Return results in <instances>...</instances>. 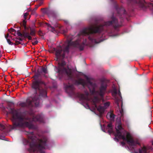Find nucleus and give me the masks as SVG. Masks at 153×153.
Returning a JSON list of instances; mask_svg holds the SVG:
<instances>
[{
    "label": "nucleus",
    "mask_w": 153,
    "mask_h": 153,
    "mask_svg": "<svg viewBox=\"0 0 153 153\" xmlns=\"http://www.w3.org/2000/svg\"><path fill=\"white\" fill-rule=\"evenodd\" d=\"M41 74L40 71L38 69L33 77L34 81H33L32 87L35 91V97L28 98L26 102H22L19 104L21 107H26L29 109L30 113L29 115H34V108L39 106L40 97L47 96L46 91L44 88L45 84L41 79Z\"/></svg>",
    "instance_id": "f257e3e1"
},
{
    "label": "nucleus",
    "mask_w": 153,
    "mask_h": 153,
    "mask_svg": "<svg viewBox=\"0 0 153 153\" xmlns=\"http://www.w3.org/2000/svg\"><path fill=\"white\" fill-rule=\"evenodd\" d=\"M86 42V39L84 40L82 43H80L79 39L75 41L69 40L68 42L67 45L63 50L61 46L58 47L57 49L53 48V50L56 52L55 55L56 56V60L58 62V71L59 73L62 74H66L69 79H71L72 78V70L68 67L67 68L65 67L66 65L65 61L63 60L60 61L59 60L65 58L66 53H68L70 46H72L74 47H76L78 48L80 51H82Z\"/></svg>",
    "instance_id": "f03ea898"
},
{
    "label": "nucleus",
    "mask_w": 153,
    "mask_h": 153,
    "mask_svg": "<svg viewBox=\"0 0 153 153\" xmlns=\"http://www.w3.org/2000/svg\"><path fill=\"white\" fill-rule=\"evenodd\" d=\"M12 115L11 119L13 125L10 126V130L16 129L17 128H24L27 127L29 129H36L37 127L33 123V122H38L44 123V119L42 115Z\"/></svg>",
    "instance_id": "7ed1b4c3"
},
{
    "label": "nucleus",
    "mask_w": 153,
    "mask_h": 153,
    "mask_svg": "<svg viewBox=\"0 0 153 153\" xmlns=\"http://www.w3.org/2000/svg\"><path fill=\"white\" fill-rule=\"evenodd\" d=\"M29 140L24 139L23 143L25 145L29 144L30 148L28 151L30 153L35 152H39L40 153H45L42 150L48 146V139L45 136H43L41 139L37 138L34 135L33 132H29Z\"/></svg>",
    "instance_id": "20e7f679"
},
{
    "label": "nucleus",
    "mask_w": 153,
    "mask_h": 153,
    "mask_svg": "<svg viewBox=\"0 0 153 153\" xmlns=\"http://www.w3.org/2000/svg\"><path fill=\"white\" fill-rule=\"evenodd\" d=\"M111 20L105 22L103 25H101L99 26L94 27L92 26L85 29L82 30L81 34L84 35H88V37L89 39L92 42L98 43L100 42L97 41L95 38V34L99 33L103 30L104 26H112L115 29L121 27V24L119 23L117 19L113 16L111 18Z\"/></svg>",
    "instance_id": "39448f33"
},
{
    "label": "nucleus",
    "mask_w": 153,
    "mask_h": 153,
    "mask_svg": "<svg viewBox=\"0 0 153 153\" xmlns=\"http://www.w3.org/2000/svg\"><path fill=\"white\" fill-rule=\"evenodd\" d=\"M115 128L117 132V135L120 138H122L123 140L126 141L130 146H136L137 145L141 146L139 140L137 139L133 140L129 133H127L126 137L124 135H122V132L124 130L122 126V123L120 120L117 122Z\"/></svg>",
    "instance_id": "423d86ee"
},
{
    "label": "nucleus",
    "mask_w": 153,
    "mask_h": 153,
    "mask_svg": "<svg viewBox=\"0 0 153 153\" xmlns=\"http://www.w3.org/2000/svg\"><path fill=\"white\" fill-rule=\"evenodd\" d=\"M90 101L93 105V107L94 109H97L99 112L101 114H103L105 109L110 105V102H108L105 103L103 105H100L97 107V104L100 101L99 99L97 97H94L91 99Z\"/></svg>",
    "instance_id": "0eeeda50"
},
{
    "label": "nucleus",
    "mask_w": 153,
    "mask_h": 153,
    "mask_svg": "<svg viewBox=\"0 0 153 153\" xmlns=\"http://www.w3.org/2000/svg\"><path fill=\"white\" fill-rule=\"evenodd\" d=\"M77 83L78 84L82 85L83 87L87 86L89 88L90 91H91L92 94H94L95 93L96 84L91 82L88 78H87L86 81L82 79H79L77 81Z\"/></svg>",
    "instance_id": "6e6552de"
},
{
    "label": "nucleus",
    "mask_w": 153,
    "mask_h": 153,
    "mask_svg": "<svg viewBox=\"0 0 153 153\" xmlns=\"http://www.w3.org/2000/svg\"><path fill=\"white\" fill-rule=\"evenodd\" d=\"M115 7L117 12V16H119L121 19L120 22L121 23L123 20V17L124 15L126 14V12L124 8L122 7H120L117 4L115 5Z\"/></svg>",
    "instance_id": "1a4fd4ad"
},
{
    "label": "nucleus",
    "mask_w": 153,
    "mask_h": 153,
    "mask_svg": "<svg viewBox=\"0 0 153 153\" xmlns=\"http://www.w3.org/2000/svg\"><path fill=\"white\" fill-rule=\"evenodd\" d=\"M118 94L119 96V97H115V101L116 104H117V106L119 108H120V105H119V103L120 102H121V108H122V106H123V102L122 100V97L121 96V92L120 91H118ZM120 113L121 114V115L123 114V110L122 108H121L120 110Z\"/></svg>",
    "instance_id": "9d476101"
},
{
    "label": "nucleus",
    "mask_w": 153,
    "mask_h": 153,
    "mask_svg": "<svg viewBox=\"0 0 153 153\" xmlns=\"http://www.w3.org/2000/svg\"><path fill=\"white\" fill-rule=\"evenodd\" d=\"M65 87V88L66 92L70 95H74L75 94V88L73 85L69 84L67 85L64 84Z\"/></svg>",
    "instance_id": "9b49d317"
},
{
    "label": "nucleus",
    "mask_w": 153,
    "mask_h": 153,
    "mask_svg": "<svg viewBox=\"0 0 153 153\" xmlns=\"http://www.w3.org/2000/svg\"><path fill=\"white\" fill-rule=\"evenodd\" d=\"M17 34L19 36L21 37L22 38L24 37L25 39L27 38L29 40H32V38L29 35V33L28 32L24 31L22 33H21L19 30H17Z\"/></svg>",
    "instance_id": "f8f14e48"
},
{
    "label": "nucleus",
    "mask_w": 153,
    "mask_h": 153,
    "mask_svg": "<svg viewBox=\"0 0 153 153\" xmlns=\"http://www.w3.org/2000/svg\"><path fill=\"white\" fill-rule=\"evenodd\" d=\"M107 85L102 83L99 88V90L98 91L99 95L101 97H103L105 93L107 88Z\"/></svg>",
    "instance_id": "ddd939ff"
},
{
    "label": "nucleus",
    "mask_w": 153,
    "mask_h": 153,
    "mask_svg": "<svg viewBox=\"0 0 153 153\" xmlns=\"http://www.w3.org/2000/svg\"><path fill=\"white\" fill-rule=\"evenodd\" d=\"M151 147L149 146H146L143 145L138 149L139 153H148L150 152Z\"/></svg>",
    "instance_id": "4468645a"
},
{
    "label": "nucleus",
    "mask_w": 153,
    "mask_h": 153,
    "mask_svg": "<svg viewBox=\"0 0 153 153\" xmlns=\"http://www.w3.org/2000/svg\"><path fill=\"white\" fill-rule=\"evenodd\" d=\"M106 128L108 130V131L110 134L113 132V127L111 123H110L108 124Z\"/></svg>",
    "instance_id": "2eb2a0df"
},
{
    "label": "nucleus",
    "mask_w": 153,
    "mask_h": 153,
    "mask_svg": "<svg viewBox=\"0 0 153 153\" xmlns=\"http://www.w3.org/2000/svg\"><path fill=\"white\" fill-rule=\"evenodd\" d=\"M38 70L40 71V72L42 74V72L44 73L45 74H46L47 73V67H42L38 69Z\"/></svg>",
    "instance_id": "dca6fc26"
},
{
    "label": "nucleus",
    "mask_w": 153,
    "mask_h": 153,
    "mask_svg": "<svg viewBox=\"0 0 153 153\" xmlns=\"http://www.w3.org/2000/svg\"><path fill=\"white\" fill-rule=\"evenodd\" d=\"M11 111L12 113L13 114L12 115H19V110L18 109H16L14 108H11Z\"/></svg>",
    "instance_id": "f3484780"
},
{
    "label": "nucleus",
    "mask_w": 153,
    "mask_h": 153,
    "mask_svg": "<svg viewBox=\"0 0 153 153\" xmlns=\"http://www.w3.org/2000/svg\"><path fill=\"white\" fill-rule=\"evenodd\" d=\"M128 5H132L133 4L137 3V0H127Z\"/></svg>",
    "instance_id": "a211bd4d"
},
{
    "label": "nucleus",
    "mask_w": 153,
    "mask_h": 153,
    "mask_svg": "<svg viewBox=\"0 0 153 153\" xmlns=\"http://www.w3.org/2000/svg\"><path fill=\"white\" fill-rule=\"evenodd\" d=\"M115 115H106L107 119H109L111 121H113L115 118Z\"/></svg>",
    "instance_id": "6ab92c4d"
},
{
    "label": "nucleus",
    "mask_w": 153,
    "mask_h": 153,
    "mask_svg": "<svg viewBox=\"0 0 153 153\" xmlns=\"http://www.w3.org/2000/svg\"><path fill=\"white\" fill-rule=\"evenodd\" d=\"M48 26L49 28H51V29L50 30L51 32L54 33H57V31L50 25H48Z\"/></svg>",
    "instance_id": "aec40b11"
},
{
    "label": "nucleus",
    "mask_w": 153,
    "mask_h": 153,
    "mask_svg": "<svg viewBox=\"0 0 153 153\" xmlns=\"http://www.w3.org/2000/svg\"><path fill=\"white\" fill-rule=\"evenodd\" d=\"M88 93L87 94L86 96H85L83 94H82L81 95V97L82 100H89V99L88 97Z\"/></svg>",
    "instance_id": "412c9836"
},
{
    "label": "nucleus",
    "mask_w": 153,
    "mask_h": 153,
    "mask_svg": "<svg viewBox=\"0 0 153 153\" xmlns=\"http://www.w3.org/2000/svg\"><path fill=\"white\" fill-rule=\"evenodd\" d=\"M138 4L139 6L141 8H146V6L142 2L140 1Z\"/></svg>",
    "instance_id": "4be33fe9"
},
{
    "label": "nucleus",
    "mask_w": 153,
    "mask_h": 153,
    "mask_svg": "<svg viewBox=\"0 0 153 153\" xmlns=\"http://www.w3.org/2000/svg\"><path fill=\"white\" fill-rule=\"evenodd\" d=\"M22 24V25L24 26L25 29L26 30L27 29V27L26 26V20H23Z\"/></svg>",
    "instance_id": "5701e85b"
},
{
    "label": "nucleus",
    "mask_w": 153,
    "mask_h": 153,
    "mask_svg": "<svg viewBox=\"0 0 153 153\" xmlns=\"http://www.w3.org/2000/svg\"><path fill=\"white\" fill-rule=\"evenodd\" d=\"M30 35L32 36H34L35 35V30H31L30 33H29V35Z\"/></svg>",
    "instance_id": "b1692460"
},
{
    "label": "nucleus",
    "mask_w": 153,
    "mask_h": 153,
    "mask_svg": "<svg viewBox=\"0 0 153 153\" xmlns=\"http://www.w3.org/2000/svg\"><path fill=\"white\" fill-rule=\"evenodd\" d=\"M0 128H1L0 130L2 131L5 129V126L4 125L1 124H0Z\"/></svg>",
    "instance_id": "393cba45"
},
{
    "label": "nucleus",
    "mask_w": 153,
    "mask_h": 153,
    "mask_svg": "<svg viewBox=\"0 0 153 153\" xmlns=\"http://www.w3.org/2000/svg\"><path fill=\"white\" fill-rule=\"evenodd\" d=\"M13 40H14V41H15V43H13V45H18L19 44H21V43L19 41L17 40H15V39H13Z\"/></svg>",
    "instance_id": "a878e982"
},
{
    "label": "nucleus",
    "mask_w": 153,
    "mask_h": 153,
    "mask_svg": "<svg viewBox=\"0 0 153 153\" xmlns=\"http://www.w3.org/2000/svg\"><path fill=\"white\" fill-rule=\"evenodd\" d=\"M117 134L115 135V137L114 138V139L115 141H117V142H118L119 139L118 138H117V137H118L120 139L121 138H120L118 136H117Z\"/></svg>",
    "instance_id": "bb28decb"
},
{
    "label": "nucleus",
    "mask_w": 153,
    "mask_h": 153,
    "mask_svg": "<svg viewBox=\"0 0 153 153\" xmlns=\"http://www.w3.org/2000/svg\"><path fill=\"white\" fill-rule=\"evenodd\" d=\"M41 10L44 13H46L48 12L47 10L45 8H42Z\"/></svg>",
    "instance_id": "cd10ccee"
},
{
    "label": "nucleus",
    "mask_w": 153,
    "mask_h": 153,
    "mask_svg": "<svg viewBox=\"0 0 153 153\" xmlns=\"http://www.w3.org/2000/svg\"><path fill=\"white\" fill-rule=\"evenodd\" d=\"M7 41L9 45H13L14 44L12 42H11L10 40L9 39H7Z\"/></svg>",
    "instance_id": "c85d7f7f"
},
{
    "label": "nucleus",
    "mask_w": 153,
    "mask_h": 153,
    "mask_svg": "<svg viewBox=\"0 0 153 153\" xmlns=\"http://www.w3.org/2000/svg\"><path fill=\"white\" fill-rule=\"evenodd\" d=\"M38 33L39 35L40 36H44L43 33L41 30H39L38 31Z\"/></svg>",
    "instance_id": "c756f323"
},
{
    "label": "nucleus",
    "mask_w": 153,
    "mask_h": 153,
    "mask_svg": "<svg viewBox=\"0 0 153 153\" xmlns=\"http://www.w3.org/2000/svg\"><path fill=\"white\" fill-rule=\"evenodd\" d=\"M107 115H114V114L113 113V111L111 110L108 113Z\"/></svg>",
    "instance_id": "7c9ffc66"
},
{
    "label": "nucleus",
    "mask_w": 153,
    "mask_h": 153,
    "mask_svg": "<svg viewBox=\"0 0 153 153\" xmlns=\"http://www.w3.org/2000/svg\"><path fill=\"white\" fill-rule=\"evenodd\" d=\"M28 15V13H25L24 14V18L25 19L24 20H26L27 19V16Z\"/></svg>",
    "instance_id": "2f4dec72"
},
{
    "label": "nucleus",
    "mask_w": 153,
    "mask_h": 153,
    "mask_svg": "<svg viewBox=\"0 0 153 153\" xmlns=\"http://www.w3.org/2000/svg\"><path fill=\"white\" fill-rule=\"evenodd\" d=\"M38 42V41L36 40L34 42H33L32 43V44H33V45H36L37 44Z\"/></svg>",
    "instance_id": "473e14b6"
},
{
    "label": "nucleus",
    "mask_w": 153,
    "mask_h": 153,
    "mask_svg": "<svg viewBox=\"0 0 153 153\" xmlns=\"http://www.w3.org/2000/svg\"><path fill=\"white\" fill-rule=\"evenodd\" d=\"M23 38H21L20 37H19V38H16V39H19V41H22L24 39V37H23Z\"/></svg>",
    "instance_id": "72a5a7b5"
},
{
    "label": "nucleus",
    "mask_w": 153,
    "mask_h": 153,
    "mask_svg": "<svg viewBox=\"0 0 153 153\" xmlns=\"http://www.w3.org/2000/svg\"><path fill=\"white\" fill-rule=\"evenodd\" d=\"M43 3V1L42 0H41V1H40V3H39L38 6H40Z\"/></svg>",
    "instance_id": "f704fd0d"
},
{
    "label": "nucleus",
    "mask_w": 153,
    "mask_h": 153,
    "mask_svg": "<svg viewBox=\"0 0 153 153\" xmlns=\"http://www.w3.org/2000/svg\"><path fill=\"white\" fill-rule=\"evenodd\" d=\"M10 30H11V32H14L15 33L16 32V30L15 29H14L13 28H11Z\"/></svg>",
    "instance_id": "c9c22d12"
},
{
    "label": "nucleus",
    "mask_w": 153,
    "mask_h": 153,
    "mask_svg": "<svg viewBox=\"0 0 153 153\" xmlns=\"http://www.w3.org/2000/svg\"><path fill=\"white\" fill-rule=\"evenodd\" d=\"M85 107L87 109H89L90 108L89 106L88 105V104H86L85 105Z\"/></svg>",
    "instance_id": "e433bc0d"
},
{
    "label": "nucleus",
    "mask_w": 153,
    "mask_h": 153,
    "mask_svg": "<svg viewBox=\"0 0 153 153\" xmlns=\"http://www.w3.org/2000/svg\"><path fill=\"white\" fill-rule=\"evenodd\" d=\"M9 36V34L8 33L5 36V38L6 39H8L7 38Z\"/></svg>",
    "instance_id": "4c0bfd02"
},
{
    "label": "nucleus",
    "mask_w": 153,
    "mask_h": 153,
    "mask_svg": "<svg viewBox=\"0 0 153 153\" xmlns=\"http://www.w3.org/2000/svg\"><path fill=\"white\" fill-rule=\"evenodd\" d=\"M121 144L123 146H124L125 145V143L124 142H121Z\"/></svg>",
    "instance_id": "58836bf2"
},
{
    "label": "nucleus",
    "mask_w": 153,
    "mask_h": 153,
    "mask_svg": "<svg viewBox=\"0 0 153 153\" xmlns=\"http://www.w3.org/2000/svg\"><path fill=\"white\" fill-rule=\"evenodd\" d=\"M132 153H139V152L136 151L135 150H134L133 152H132Z\"/></svg>",
    "instance_id": "ea45409f"
},
{
    "label": "nucleus",
    "mask_w": 153,
    "mask_h": 153,
    "mask_svg": "<svg viewBox=\"0 0 153 153\" xmlns=\"http://www.w3.org/2000/svg\"><path fill=\"white\" fill-rule=\"evenodd\" d=\"M114 93L115 94H117V91L116 90H114Z\"/></svg>",
    "instance_id": "a19ab883"
},
{
    "label": "nucleus",
    "mask_w": 153,
    "mask_h": 153,
    "mask_svg": "<svg viewBox=\"0 0 153 153\" xmlns=\"http://www.w3.org/2000/svg\"><path fill=\"white\" fill-rule=\"evenodd\" d=\"M65 23H68V21H65Z\"/></svg>",
    "instance_id": "79ce46f5"
},
{
    "label": "nucleus",
    "mask_w": 153,
    "mask_h": 153,
    "mask_svg": "<svg viewBox=\"0 0 153 153\" xmlns=\"http://www.w3.org/2000/svg\"><path fill=\"white\" fill-rule=\"evenodd\" d=\"M55 26L56 27H57L58 26V25H57V24H56L55 25Z\"/></svg>",
    "instance_id": "37998d69"
},
{
    "label": "nucleus",
    "mask_w": 153,
    "mask_h": 153,
    "mask_svg": "<svg viewBox=\"0 0 153 153\" xmlns=\"http://www.w3.org/2000/svg\"><path fill=\"white\" fill-rule=\"evenodd\" d=\"M98 116H99V117H102L101 116H102V115H98Z\"/></svg>",
    "instance_id": "c03bdc74"
},
{
    "label": "nucleus",
    "mask_w": 153,
    "mask_h": 153,
    "mask_svg": "<svg viewBox=\"0 0 153 153\" xmlns=\"http://www.w3.org/2000/svg\"><path fill=\"white\" fill-rule=\"evenodd\" d=\"M33 39H36V38H33Z\"/></svg>",
    "instance_id": "a18cd8bd"
},
{
    "label": "nucleus",
    "mask_w": 153,
    "mask_h": 153,
    "mask_svg": "<svg viewBox=\"0 0 153 153\" xmlns=\"http://www.w3.org/2000/svg\"><path fill=\"white\" fill-rule=\"evenodd\" d=\"M114 0H111V1H114Z\"/></svg>",
    "instance_id": "49530a36"
},
{
    "label": "nucleus",
    "mask_w": 153,
    "mask_h": 153,
    "mask_svg": "<svg viewBox=\"0 0 153 153\" xmlns=\"http://www.w3.org/2000/svg\"><path fill=\"white\" fill-rule=\"evenodd\" d=\"M100 113L101 114H100V115H101V114H102Z\"/></svg>",
    "instance_id": "de8ad7c7"
}]
</instances>
